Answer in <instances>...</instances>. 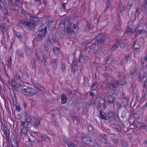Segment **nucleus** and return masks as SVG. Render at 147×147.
<instances>
[{
  "label": "nucleus",
  "instance_id": "obj_1",
  "mask_svg": "<svg viewBox=\"0 0 147 147\" xmlns=\"http://www.w3.org/2000/svg\"><path fill=\"white\" fill-rule=\"evenodd\" d=\"M72 23L71 22H68L67 23V30L69 35L71 38H74L75 37V32L74 30L76 28V25L74 24L72 27L71 28L70 26L71 25Z\"/></svg>",
  "mask_w": 147,
  "mask_h": 147
},
{
  "label": "nucleus",
  "instance_id": "obj_2",
  "mask_svg": "<svg viewBox=\"0 0 147 147\" xmlns=\"http://www.w3.org/2000/svg\"><path fill=\"white\" fill-rule=\"evenodd\" d=\"M21 83L19 82H17L14 79L11 80V86L14 91H20L23 89L24 85L21 84Z\"/></svg>",
  "mask_w": 147,
  "mask_h": 147
},
{
  "label": "nucleus",
  "instance_id": "obj_3",
  "mask_svg": "<svg viewBox=\"0 0 147 147\" xmlns=\"http://www.w3.org/2000/svg\"><path fill=\"white\" fill-rule=\"evenodd\" d=\"M22 93L26 96H30L34 95L35 94V90L31 88H24L22 90Z\"/></svg>",
  "mask_w": 147,
  "mask_h": 147
},
{
  "label": "nucleus",
  "instance_id": "obj_4",
  "mask_svg": "<svg viewBox=\"0 0 147 147\" xmlns=\"http://www.w3.org/2000/svg\"><path fill=\"white\" fill-rule=\"evenodd\" d=\"M107 120H109L110 122H112L118 121L119 117L118 115H116L112 112H107Z\"/></svg>",
  "mask_w": 147,
  "mask_h": 147
},
{
  "label": "nucleus",
  "instance_id": "obj_5",
  "mask_svg": "<svg viewBox=\"0 0 147 147\" xmlns=\"http://www.w3.org/2000/svg\"><path fill=\"white\" fill-rule=\"evenodd\" d=\"M119 85L117 80H114L113 83H109L108 84V89L110 90H112L114 92H117L116 90L115 89Z\"/></svg>",
  "mask_w": 147,
  "mask_h": 147
},
{
  "label": "nucleus",
  "instance_id": "obj_6",
  "mask_svg": "<svg viewBox=\"0 0 147 147\" xmlns=\"http://www.w3.org/2000/svg\"><path fill=\"white\" fill-rule=\"evenodd\" d=\"M105 36L102 34H98L95 38V40L97 43L103 44L105 41Z\"/></svg>",
  "mask_w": 147,
  "mask_h": 147
},
{
  "label": "nucleus",
  "instance_id": "obj_7",
  "mask_svg": "<svg viewBox=\"0 0 147 147\" xmlns=\"http://www.w3.org/2000/svg\"><path fill=\"white\" fill-rule=\"evenodd\" d=\"M115 93V92H114L112 94L111 96L109 95L107 97L109 104L113 105V106L115 105V102H116L115 98L113 96Z\"/></svg>",
  "mask_w": 147,
  "mask_h": 147
},
{
  "label": "nucleus",
  "instance_id": "obj_8",
  "mask_svg": "<svg viewBox=\"0 0 147 147\" xmlns=\"http://www.w3.org/2000/svg\"><path fill=\"white\" fill-rule=\"evenodd\" d=\"M21 71H18L16 73L14 76V78L13 79L15 80H16L18 82L21 83L22 82V78H21Z\"/></svg>",
  "mask_w": 147,
  "mask_h": 147
},
{
  "label": "nucleus",
  "instance_id": "obj_9",
  "mask_svg": "<svg viewBox=\"0 0 147 147\" xmlns=\"http://www.w3.org/2000/svg\"><path fill=\"white\" fill-rule=\"evenodd\" d=\"M91 137L88 136H84L82 139V141L84 144H90L91 142Z\"/></svg>",
  "mask_w": 147,
  "mask_h": 147
},
{
  "label": "nucleus",
  "instance_id": "obj_10",
  "mask_svg": "<svg viewBox=\"0 0 147 147\" xmlns=\"http://www.w3.org/2000/svg\"><path fill=\"white\" fill-rule=\"evenodd\" d=\"M25 26L29 30H32L35 28V24L34 23L30 22H26Z\"/></svg>",
  "mask_w": 147,
  "mask_h": 147
},
{
  "label": "nucleus",
  "instance_id": "obj_11",
  "mask_svg": "<svg viewBox=\"0 0 147 147\" xmlns=\"http://www.w3.org/2000/svg\"><path fill=\"white\" fill-rule=\"evenodd\" d=\"M40 137L42 141L45 142L47 143H49L51 141L50 138L47 135H42Z\"/></svg>",
  "mask_w": 147,
  "mask_h": 147
},
{
  "label": "nucleus",
  "instance_id": "obj_12",
  "mask_svg": "<svg viewBox=\"0 0 147 147\" xmlns=\"http://www.w3.org/2000/svg\"><path fill=\"white\" fill-rule=\"evenodd\" d=\"M135 32V30H134L133 29L129 28V26H127V28L125 30V33L129 35L133 34Z\"/></svg>",
  "mask_w": 147,
  "mask_h": 147
},
{
  "label": "nucleus",
  "instance_id": "obj_13",
  "mask_svg": "<svg viewBox=\"0 0 147 147\" xmlns=\"http://www.w3.org/2000/svg\"><path fill=\"white\" fill-rule=\"evenodd\" d=\"M132 125L134 126H136V127L140 128L142 127V124L140 121H139L137 120H135L133 121Z\"/></svg>",
  "mask_w": 147,
  "mask_h": 147
},
{
  "label": "nucleus",
  "instance_id": "obj_14",
  "mask_svg": "<svg viewBox=\"0 0 147 147\" xmlns=\"http://www.w3.org/2000/svg\"><path fill=\"white\" fill-rule=\"evenodd\" d=\"M100 118L105 120H107V113H105L103 111L101 110L100 111Z\"/></svg>",
  "mask_w": 147,
  "mask_h": 147
},
{
  "label": "nucleus",
  "instance_id": "obj_15",
  "mask_svg": "<svg viewBox=\"0 0 147 147\" xmlns=\"http://www.w3.org/2000/svg\"><path fill=\"white\" fill-rule=\"evenodd\" d=\"M61 104H65L67 101V97L65 94H62L61 95Z\"/></svg>",
  "mask_w": 147,
  "mask_h": 147
},
{
  "label": "nucleus",
  "instance_id": "obj_16",
  "mask_svg": "<svg viewBox=\"0 0 147 147\" xmlns=\"http://www.w3.org/2000/svg\"><path fill=\"white\" fill-rule=\"evenodd\" d=\"M102 44L101 43H97L96 44V42H94L92 44V49H94L95 48L98 49V50H100V49L102 48Z\"/></svg>",
  "mask_w": 147,
  "mask_h": 147
},
{
  "label": "nucleus",
  "instance_id": "obj_17",
  "mask_svg": "<svg viewBox=\"0 0 147 147\" xmlns=\"http://www.w3.org/2000/svg\"><path fill=\"white\" fill-rule=\"evenodd\" d=\"M32 52V50L31 49L28 47L26 48L25 50V52L26 55L27 56H30V55Z\"/></svg>",
  "mask_w": 147,
  "mask_h": 147
},
{
  "label": "nucleus",
  "instance_id": "obj_18",
  "mask_svg": "<svg viewBox=\"0 0 147 147\" xmlns=\"http://www.w3.org/2000/svg\"><path fill=\"white\" fill-rule=\"evenodd\" d=\"M16 36L18 38L19 41L20 42H22V37L21 34L19 32H16L15 33Z\"/></svg>",
  "mask_w": 147,
  "mask_h": 147
},
{
  "label": "nucleus",
  "instance_id": "obj_19",
  "mask_svg": "<svg viewBox=\"0 0 147 147\" xmlns=\"http://www.w3.org/2000/svg\"><path fill=\"white\" fill-rule=\"evenodd\" d=\"M51 65L52 66L53 69L55 71L57 69L56 59H54L53 61L51 63Z\"/></svg>",
  "mask_w": 147,
  "mask_h": 147
},
{
  "label": "nucleus",
  "instance_id": "obj_20",
  "mask_svg": "<svg viewBox=\"0 0 147 147\" xmlns=\"http://www.w3.org/2000/svg\"><path fill=\"white\" fill-rule=\"evenodd\" d=\"M141 47V45L138 42H136L134 46V50L136 51H138Z\"/></svg>",
  "mask_w": 147,
  "mask_h": 147
},
{
  "label": "nucleus",
  "instance_id": "obj_21",
  "mask_svg": "<svg viewBox=\"0 0 147 147\" xmlns=\"http://www.w3.org/2000/svg\"><path fill=\"white\" fill-rule=\"evenodd\" d=\"M60 67L62 72L63 74L65 73L66 71V65L63 63H62L60 65Z\"/></svg>",
  "mask_w": 147,
  "mask_h": 147
},
{
  "label": "nucleus",
  "instance_id": "obj_22",
  "mask_svg": "<svg viewBox=\"0 0 147 147\" xmlns=\"http://www.w3.org/2000/svg\"><path fill=\"white\" fill-rule=\"evenodd\" d=\"M47 56L46 54L45 53L42 54V59L41 60L42 62L44 65L45 66L47 64L46 59Z\"/></svg>",
  "mask_w": 147,
  "mask_h": 147
},
{
  "label": "nucleus",
  "instance_id": "obj_23",
  "mask_svg": "<svg viewBox=\"0 0 147 147\" xmlns=\"http://www.w3.org/2000/svg\"><path fill=\"white\" fill-rule=\"evenodd\" d=\"M25 121L27 123V125L30 123H31L32 119L31 117L28 115H26L25 117Z\"/></svg>",
  "mask_w": 147,
  "mask_h": 147
},
{
  "label": "nucleus",
  "instance_id": "obj_24",
  "mask_svg": "<svg viewBox=\"0 0 147 147\" xmlns=\"http://www.w3.org/2000/svg\"><path fill=\"white\" fill-rule=\"evenodd\" d=\"M8 64L7 65L8 69L10 70H11V57L9 58L8 60Z\"/></svg>",
  "mask_w": 147,
  "mask_h": 147
},
{
  "label": "nucleus",
  "instance_id": "obj_25",
  "mask_svg": "<svg viewBox=\"0 0 147 147\" xmlns=\"http://www.w3.org/2000/svg\"><path fill=\"white\" fill-rule=\"evenodd\" d=\"M27 127L26 126H24L21 128L20 130V132L22 134H26L27 133Z\"/></svg>",
  "mask_w": 147,
  "mask_h": 147
},
{
  "label": "nucleus",
  "instance_id": "obj_26",
  "mask_svg": "<svg viewBox=\"0 0 147 147\" xmlns=\"http://www.w3.org/2000/svg\"><path fill=\"white\" fill-rule=\"evenodd\" d=\"M35 126L37 128H38L40 125V121L37 119H35L33 122Z\"/></svg>",
  "mask_w": 147,
  "mask_h": 147
},
{
  "label": "nucleus",
  "instance_id": "obj_27",
  "mask_svg": "<svg viewBox=\"0 0 147 147\" xmlns=\"http://www.w3.org/2000/svg\"><path fill=\"white\" fill-rule=\"evenodd\" d=\"M79 61L80 63H84L86 61L85 58L82 55H80L79 57Z\"/></svg>",
  "mask_w": 147,
  "mask_h": 147
},
{
  "label": "nucleus",
  "instance_id": "obj_28",
  "mask_svg": "<svg viewBox=\"0 0 147 147\" xmlns=\"http://www.w3.org/2000/svg\"><path fill=\"white\" fill-rule=\"evenodd\" d=\"M3 8L1 11L5 14H6L8 13L7 8L5 6V4H3Z\"/></svg>",
  "mask_w": 147,
  "mask_h": 147
},
{
  "label": "nucleus",
  "instance_id": "obj_29",
  "mask_svg": "<svg viewBox=\"0 0 147 147\" xmlns=\"http://www.w3.org/2000/svg\"><path fill=\"white\" fill-rule=\"evenodd\" d=\"M36 59L38 63H42L41 60H40V57L38 53H36L35 55Z\"/></svg>",
  "mask_w": 147,
  "mask_h": 147
},
{
  "label": "nucleus",
  "instance_id": "obj_30",
  "mask_svg": "<svg viewBox=\"0 0 147 147\" xmlns=\"http://www.w3.org/2000/svg\"><path fill=\"white\" fill-rule=\"evenodd\" d=\"M2 23L6 25H8L9 23L8 19L6 17H4L3 19Z\"/></svg>",
  "mask_w": 147,
  "mask_h": 147
},
{
  "label": "nucleus",
  "instance_id": "obj_31",
  "mask_svg": "<svg viewBox=\"0 0 147 147\" xmlns=\"http://www.w3.org/2000/svg\"><path fill=\"white\" fill-rule=\"evenodd\" d=\"M53 52L54 54L56 56L59 55L60 53L59 49L57 47L53 49Z\"/></svg>",
  "mask_w": 147,
  "mask_h": 147
},
{
  "label": "nucleus",
  "instance_id": "obj_32",
  "mask_svg": "<svg viewBox=\"0 0 147 147\" xmlns=\"http://www.w3.org/2000/svg\"><path fill=\"white\" fill-rule=\"evenodd\" d=\"M122 95L121 99H124L125 100L128 99L129 97L128 95L125 94L124 92H123L122 93Z\"/></svg>",
  "mask_w": 147,
  "mask_h": 147
},
{
  "label": "nucleus",
  "instance_id": "obj_33",
  "mask_svg": "<svg viewBox=\"0 0 147 147\" xmlns=\"http://www.w3.org/2000/svg\"><path fill=\"white\" fill-rule=\"evenodd\" d=\"M40 33H41L42 34H45V36L47 33V28L46 27H45L44 28H42L40 30Z\"/></svg>",
  "mask_w": 147,
  "mask_h": 147
},
{
  "label": "nucleus",
  "instance_id": "obj_34",
  "mask_svg": "<svg viewBox=\"0 0 147 147\" xmlns=\"http://www.w3.org/2000/svg\"><path fill=\"white\" fill-rule=\"evenodd\" d=\"M132 4L131 2L130 1H128L127 3V5L126 7V9L128 11L130 9L131 7L132 6Z\"/></svg>",
  "mask_w": 147,
  "mask_h": 147
},
{
  "label": "nucleus",
  "instance_id": "obj_35",
  "mask_svg": "<svg viewBox=\"0 0 147 147\" xmlns=\"http://www.w3.org/2000/svg\"><path fill=\"white\" fill-rule=\"evenodd\" d=\"M48 26L49 28H52L54 27V22L53 21H50L48 24Z\"/></svg>",
  "mask_w": 147,
  "mask_h": 147
},
{
  "label": "nucleus",
  "instance_id": "obj_36",
  "mask_svg": "<svg viewBox=\"0 0 147 147\" xmlns=\"http://www.w3.org/2000/svg\"><path fill=\"white\" fill-rule=\"evenodd\" d=\"M30 19L31 21L33 22H37L39 20L38 18L35 17H30Z\"/></svg>",
  "mask_w": 147,
  "mask_h": 147
},
{
  "label": "nucleus",
  "instance_id": "obj_37",
  "mask_svg": "<svg viewBox=\"0 0 147 147\" xmlns=\"http://www.w3.org/2000/svg\"><path fill=\"white\" fill-rule=\"evenodd\" d=\"M147 93V90L145 91L144 89L142 91V98L144 100H145L146 94Z\"/></svg>",
  "mask_w": 147,
  "mask_h": 147
},
{
  "label": "nucleus",
  "instance_id": "obj_38",
  "mask_svg": "<svg viewBox=\"0 0 147 147\" xmlns=\"http://www.w3.org/2000/svg\"><path fill=\"white\" fill-rule=\"evenodd\" d=\"M118 46L117 45V44H115L110 49L111 52H113L117 48Z\"/></svg>",
  "mask_w": 147,
  "mask_h": 147
},
{
  "label": "nucleus",
  "instance_id": "obj_39",
  "mask_svg": "<svg viewBox=\"0 0 147 147\" xmlns=\"http://www.w3.org/2000/svg\"><path fill=\"white\" fill-rule=\"evenodd\" d=\"M117 45L119 47H120L121 49H123L125 48V45L123 43H120V42H117Z\"/></svg>",
  "mask_w": 147,
  "mask_h": 147
},
{
  "label": "nucleus",
  "instance_id": "obj_40",
  "mask_svg": "<svg viewBox=\"0 0 147 147\" xmlns=\"http://www.w3.org/2000/svg\"><path fill=\"white\" fill-rule=\"evenodd\" d=\"M45 36V34H40L38 35V40H42V38Z\"/></svg>",
  "mask_w": 147,
  "mask_h": 147
},
{
  "label": "nucleus",
  "instance_id": "obj_41",
  "mask_svg": "<svg viewBox=\"0 0 147 147\" xmlns=\"http://www.w3.org/2000/svg\"><path fill=\"white\" fill-rule=\"evenodd\" d=\"M72 119L74 123L75 124H77L79 123V122L77 118V117L76 116L73 117Z\"/></svg>",
  "mask_w": 147,
  "mask_h": 147
},
{
  "label": "nucleus",
  "instance_id": "obj_42",
  "mask_svg": "<svg viewBox=\"0 0 147 147\" xmlns=\"http://www.w3.org/2000/svg\"><path fill=\"white\" fill-rule=\"evenodd\" d=\"M6 26V25L3 24L2 23H1L0 25V30L2 32L4 31V29L5 28Z\"/></svg>",
  "mask_w": 147,
  "mask_h": 147
},
{
  "label": "nucleus",
  "instance_id": "obj_43",
  "mask_svg": "<svg viewBox=\"0 0 147 147\" xmlns=\"http://www.w3.org/2000/svg\"><path fill=\"white\" fill-rule=\"evenodd\" d=\"M121 142L123 147H127L126 142L125 140H121Z\"/></svg>",
  "mask_w": 147,
  "mask_h": 147
},
{
  "label": "nucleus",
  "instance_id": "obj_44",
  "mask_svg": "<svg viewBox=\"0 0 147 147\" xmlns=\"http://www.w3.org/2000/svg\"><path fill=\"white\" fill-rule=\"evenodd\" d=\"M120 80L121 83V86H124L127 83V82L126 80Z\"/></svg>",
  "mask_w": 147,
  "mask_h": 147
},
{
  "label": "nucleus",
  "instance_id": "obj_45",
  "mask_svg": "<svg viewBox=\"0 0 147 147\" xmlns=\"http://www.w3.org/2000/svg\"><path fill=\"white\" fill-rule=\"evenodd\" d=\"M11 147H18V142L17 141H13L12 143H11Z\"/></svg>",
  "mask_w": 147,
  "mask_h": 147
},
{
  "label": "nucleus",
  "instance_id": "obj_46",
  "mask_svg": "<svg viewBox=\"0 0 147 147\" xmlns=\"http://www.w3.org/2000/svg\"><path fill=\"white\" fill-rule=\"evenodd\" d=\"M12 43H11L10 47L9 48V54L11 55L13 54V49L12 48Z\"/></svg>",
  "mask_w": 147,
  "mask_h": 147
},
{
  "label": "nucleus",
  "instance_id": "obj_47",
  "mask_svg": "<svg viewBox=\"0 0 147 147\" xmlns=\"http://www.w3.org/2000/svg\"><path fill=\"white\" fill-rule=\"evenodd\" d=\"M18 54L20 56V57L21 58L24 57L23 52L22 50H20L18 52Z\"/></svg>",
  "mask_w": 147,
  "mask_h": 147
},
{
  "label": "nucleus",
  "instance_id": "obj_48",
  "mask_svg": "<svg viewBox=\"0 0 147 147\" xmlns=\"http://www.w3.org/2000/svg\"><path fill=\"white\" fill-rule=\"evenodd\" d=\"M93 51H92L94 54H95V55H98L99 52L98 49H97V48H95L94 49H93Z\"/></svg>",
  "mask_w": 147,
  "mask_h": 147
},
{
  "label": "nucleus",
  "instance_id": "obj_49",
  "mask_svg": "<svg viewBox=\"0 0 147 147\" xmlns=\"http://www.w3.org/2000/svg\"><path fill=\"white\" fill-rule=\"evenodd\" d=\"M111 141L112 142L114 143V144L116 146L118 144V142L117 140L113 138H112L111 139Z\"/></svg>",
  "mask_w": 147,
  "mask_h": 147
},
{
  "label": "nucleus",
  "instance_id": "obj_50",
  "mask_svg": "<svg viewBox=\"0 0 147 147\" xmlns=\"http://www.w3.org/2000/svg\"><path fill=\"white\" fill-rule=\"evenodd\" d=\"M93 141L94 142H93L92 146H93L94 147H100V146L98 144L97 142L95 140H94Z\"/></svg>",
  "mask_w": 147,
  "mask_h": 147
},
{
  "label": "nucleus",
  "instance_id": "obj_51",
  "mask_svg": "<svg viewBox=\"0 0 147 147\" xmlns=\"http://www.w3.org/2000/svg\"><path fill=\"white\" fill-rule=\"evenodd\" d=\"M68 147H76V145L72 142H70L67 143Z\"/></svg>",
  "mask_w": 147,
  "mask_h": 147
},
{
  "label": "nucleus",
  "instance_id": "obj_52",
  "mask_svg": "<svg viewBox=\"0 0 147 147\" xmlns=\"http://www.w3.org/2000/svg\"><path fill=\"white\" fill-rule=\"evenodd\" d=\"M31 64L32 67L35 68L36 67V61L34 59H32L31 61Z\"/></svg>",
  "mask_w": 147,
  "mask_h": 147
},
{
  "label": "nucleus",
  "instance_id": "obj_53",
  "mask_svg": "<svg viewBox=\"0 0 147 147\" xmlns=\"http://www.w3.org/2000/svg\"><path fill=\"white\" fill-rule=\"evenodd\" d=\"M127 115V112L125 111H123L122 113L121 117L123 118H124Z\"/></svg>",
  "mask_w": 147,
  "mask_h": 147
},
{
  "label": "nucleus",
  "instance_id": "obj_54",
  "mask_svg": "<svg viewBox=\"0 0 147 147\" xmlns=\"http://www.w3.org/2000/svg\"><path fill=\"white\" fill-rule=\"evenodd\" d=\"M140 13L139 11V8H138L136 9V11L134 16L136 17H138Z\"/></svg>",
  "mask_w": 147,
  "mask_h": 147
},
{
  "label": "nucleus",
  "instance_id": "obj_55",
  "mask_svg": "<svg viewBox=\"0 0 147 147\" xmlns=\"http://www.w3.org/2000/svg\"><path fill=\"white\" fill-rule=\"evenodd\" d=\"M47 42L48 45L49 46H51L52 44V43L51 41V40L49 38H47Z\"/></svg>",
  "mask_w": 147,
  "mask_h": 147
},
{
  "label": "nucleus",
  "instance_id": "obj_56",
  "mask_svg": "<svg viewBox=\"0 0 147 147\" xmlns=\"http://www.w3.org/2000/svg\"><path fill=\"white\" fill-rule=\"evenodd\" d=\"M8 3L9 5V8L11 10H13L14 9V8L13 7V5L11 3V1H10V2H8Z\"/></svg>",
  "mask_w": 147,
  "mask_h": 147
},
{
  "label": "nucleus",
  "instance_id": "obj_57",
  "mask_svg": "<svg viewBox=\"0 0 147 147\" xmlns=\"http://www.w3.org/2000/svg\"><path fill=\"white\" fill-rule=\"evenodd\" d=\"M100 140L103 144H104L105 142L107 141L106 139L103 137H102V138L100 139Z\"/></svg>",
  "mask_w": 147,
  "mask_h": 147
},
{
  "label": "nucleus",
  "instance_id": "obj_58",
  "mask_svg": "<svg viewBox=\"0 0 147 147\" xmlns=\"http://www.w3.org/2000/svg\"><path fill=\"white\" fill-rule=\"evenodd\" d=\"M73 72L75 77L76 78L78 76V73L77 71H74Z\"/></svg>",
  "mask_w": 147,
  "mask_h": 147
},
{
  "label": "nucleus",
  "instance_id": "obj_59",
  "mask_svg": "<svg viewBox=\"0 0 147 147\" xmlns=\"http://www.w3.org/2000/svg\"><path fill=\"white\" fill-rule=\"evenodd\" d=\"M125 9V5L123 6L122 7H120L119 11L121 13H123V11L124 9Z\"/></svg>",
  "mask_w": 147,
  "mask_h": 147
},
{
  "label": "nucleus",
  "instance_id": "obj_60",
  "mask_svg": "<svg viewBox=\"0 0 147 147\" xmlns=\"http://www.w3.org/2000/svg\"><path fill=\"white\" fill-rule=\"evenodd\" d=\"M26 22L24 21H22L20 24V25L21 27H24L25 26V25Z\"/></svg>",
  "mask_w": 147,
  "mask_h": 147
},
{
  "label": "nucleus",
  "instance_id": "obj_61",
  "mask_svg": "<svg viewBox=\"0 0 147 147\" xmlns=\"http://www.w3.org/2000/svg\"><path fill=\"white\" fill-rule=\"evenodd\" d=\"M43 47L45 50L47 51H48L49 50V49L48 47L45 44H44L43 45Z\"/></svg>",
  "mask_w": 147,
  "mask_h": 147
},
{
  "label": "nucleus",
  "instance_id": "obj_62",
  "mask_svg": "<svg viewBox=\"0 0 147 147\" xmlns=\"http://www.w3.org/2000/svg\"><path fill=\"white\" fill-rule=\"evenodd\" d=\"M136 17L134 16V14H132L131 15V19L132 21H134L136 20Z\"/></svg>",
  "mask_w": 147,
  "mask_h": 147
},
{
  "label": "nucleus",
  "instance_id": "obj_63",
  "mask_svg": "<svg viewBox=\"0 0 147 147\" xmlns=\"http://www.w3.org/2000/svg\"><path fill=\"white\" fill-rule=\"evenodd\" d=\"M139 115L136 113H135L134 115V118L135 119V120H137L139 118Z\"/></svg>",
  "mask_w": 147,
  "mask_h": 147
},
{
  "label": "nucleus",
  "instance_id": "obj_64",
  "mask_svg": "<svg viewBox=\"0 0 147 147\" xmlns=\"http://www.w3.org/2000/svg\"><path fill=\"white\" fill-rule=\"evenodd\" d=\"M106 147H110V145L108 141H107L103 144Z\"/></svg>",
  "mask_w": 147,
  "mask_h": 147
}]
</instances>
